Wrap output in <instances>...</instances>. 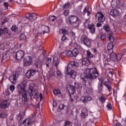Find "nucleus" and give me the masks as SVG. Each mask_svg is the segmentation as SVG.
Here are the masks:
<instances>
[{
    "label": "nucleus",
    "mask_w": 126,
    "mask_h": 126,
    "mask_svg": "<svg viewBox=\"0 0 126 126\" xmlns=\"http://www.w3.org/2000/svg\"><path fill=\"white\" fill-rule=\"evenodd\" d=\"M32 63V58L31 57L27 56L24 59V66H29Z\"/></svg>",
    "instance_id": "7"
},
{
    "label": "nucleus",
    "mask_w": 126,
    "mask_h": 126,
    "mask_svg": "<svg viewBox=\"0 0 126 126\" xmlns=\"http://www.w3.org/2000/svg\"><path fill=\"white\" fill-rule=\"evenodd\" d=\"M89 11V7L86 6L84 10V13H86L88 11Z\"/></svg>",
    "instance_id": "51"
},
{
    "label": "nucleus",
    "mask_w": 126,
    "mask_h": 126,
    "mask_svg": "<svg viewBox=\"0 0 126 126\" xmlns=\"http://www.w3.org/2000/svg\"><path fill=\"white\" fill-rule=\"evenodd\" d=\"M100 38H101V34H98L97 36V38L100 39Z\"/></svg>",
    "instance_id": "63"
},
{
    "label": "nucleus",
    "mask_w": 126,
    "mask_h": 126,
    "mask_svg": "<svg viewBox=\"0 0 126 126\" xmlns=\"http://www.w3.org/2000/svg\"><path fill=\"white\" fill-rule=\"evenodd\" d=\"M57 74L58 76H60V77H62V76H63V74H62V73L60 70H58L57 71Z\"/></svg>",
    "instance_id": "50"
},
{
    "label": "nucleus",
    "mask_w": 126,
    "mask_h": 126,
    "mask_svg": "<svg viewBox=\"0 0 126 126\" xmlns=\"http://www.w3.org/2000/svg\"><path fill=\"white\" fill-rule=\"evenodd\" d=\"M82 64L84 65H90V60L87 58H85L82 60Z\"/></svg>",
    "instance_id": "20"
},
{
    "label": "nucleus",
    "mask_w": 126,
    "mask_h": 126,
    "mask_svg": "<svg viewBox=\"0 0 126 126\" xmlns=\"http://www.w3.org/2000/svg\"><path fill=\"white\" fill-rule=\"evenodd\" d=\"M101 26H102V24H101V23H98L96 24V27H101Z\"/></svg>",
    "instance_id": "59"
},
{
    "label": "nucleus",
    "mask_w": 126,
    "mask_h": 126,
    "mask_svg": "<svg viewBox=\"0 0 126 126\" xmlns=\"http://www.w3.org/2000/svg\"><path fill=\"white\" fill-rule=\"evenodd\" d=\"M70 6V3L67 2L63 5V9H67Z\"/></svg>",
    "instance_id": "30"
},
{
    "label": "nucleus",
    "mask_w": 126,
    "mask_h": 126,
    "mask_svg": "<svg viewBox=\"0 0 126 126\" xmlns=\"http://www.w3.org/2000/svg\"><path fill=\"white\" fill-rule=\"evenodd\" d=\"M92 100V97L91 96H89L87 97V100L88 101H91Z\"/></svg>",
    "instance_id": "57"
},
{
    "label": "nucleus",
    "mask_w": 126,
    "mask_h": 126,
    "mask_svg": "<svg viewBox=\"0 0 126 126\" xmlns=\"http://www.w3.org/2000/svg\"><path fill=\"white\" fill-rule=\"evenodd\" d=\"M88 29H89L92 34H94V33H95L96 29L95 28V25H94V24H92L91 25H89L88 26Z\"/></svg>",
    "instance_id": "18"
},
{
    "label": "nucleus",
    "mask_w": 126,
    "mask_h": 126,
    "mask_svg": "<svg viewBox=\"0 0 126 126\" xmlns=\"http://www.w3.org/2000/svg\"><path fill=\"white\" fill-rule=\"evenodd\" d=\"M72 54L73 55V57H76V56H77L79 53L78 52L77 49L75 48L72 51Z\"/></svg>",
    "instance_id": "28"
},
{
    "label": "nucleus",
    "mask_w": 126,
    "mask_h": 126,
    "mask_svg": "<svg viewBox=\"0 0 126 126\" xmlns=\"http://www.w3.org/2000/svg\"><path fill=\"white\" fill-rule=\"evenodd\" d=\"M47 63H52V58H49L47 59Z\"/></svg>",
    "instance_id": "55"
},
{
    "label": "nucleus",
    "mask_w": 126,
    "mask_h": 126,
    "mask_svg": "<svg viewBox=\"0 0 126 126\" xmlns=\"http://www.w3.org/2000/svg\"><path fill=\"white\" fill-rule=\"evenodd\" d=\"M98 80H99V82H98L97 88L99 91H102V90H103V82H104V80L101 77H99Z\"/></svg>",
    "instance_id": "15"
},
{
    "label": "nucleus",
    "mask_w": 126,
    "mask_h": 126,
    "mask_svg": "<svg viewBox=\"0 0 126 126\" xmlns=\"http://www.w3.org/2000/svg\"><path fill=\"white\" fill-rule=\"evenodd\" d=\"M103 29H104L106 32H109V31H110V27L107 24L104 25Z\"/></svg>",
    "instance_id": "32"
},
{
    "label": "nucleus",
    "mask_w": 126,
    "mask_h": 126,
    "mask_svg": "<svg viewBox=\"0 0 126 126\" xmlns=\"http://www.w3.org/2000/svg\"><path fill=\"white\" fill-rule=\"evenodd\" d=\"M92 40L89 39L85 35H82L81 37V42L87 46L88 48H91V42Z\"/></svg>",
    "instance_id": "5"
},
{
    "label": "nucleus",
    "mask_w": 126,
    "mask_h": 126,
    "mask_svg": "<svg viewBox=\"0 0 126 126\" xmlns=\"http://www.w3.org/2000/svg\"><path fill=\"white\" fill-rule=\"evenodd\" d=\"M32 124V121L30 118H27L26 120H25L23 122V125H24L25 126H29Z\"/></svg>",
    "instance_id": "19"
},
{
    "label": "nucleus",
    "mask_w": 126,
    "mask_h": 126,
    "mask_svg": "<svg viewBox=\"0 0 126 126\" xmlns=\"http://www.w3.org/2000/svg\"><path fill=\"white\" fill-rule=\"evenodd\" d=\"M24 55H25L24 51L19 50L16 52L14 58L18 61H20V60H22L24 58Z\"/></svg>",
    "instance_id": "6"
},
{
    "label": "nucleus",
    "mask_w": 126,
    "mask_h": 126,
    "mask_svg": "<svg viewBox=\"0 0 126 126\" xmlns=\"http://www.w3.org/2000/svg\"><path fill=\"white\" fill-rule=\"evenodd\" d=\"M11 29L14 32H16L17 31V27H16V26H12V28H11Z\"/></svg>",
    "instance_id": "41"
},
{
    "label": "nucleus",
    "mask_w": 126,
    "mask_h": 126,
    "mask_svg": "<svg viewBox=\"0 0 126 126\" xmlns=\"http://www.w3.org/2000/svg\"><path fill=\"white\" fill-rule=\"evenodd\" d=\"M87 12V15L88 16H89V15H90V14H91V12H90V11H88Z\"/></svg>",
    "instance_id": "62"
},
{
    "label": "nucleus",
    "mask_w": 126,
    "mask_h": 126,
    "mask_svg": "<svg viewBox=\"0 0 126 126\" xmlns=\"http://www.w3.org/2000/svg\"><path fill=\"white\" fill-rule=\"evenodd\" d=\"M87 56L88 58H89L90 59H92V58H93V54H92L91 52L89 50L87 51Z\"/></svg>",
    "instance_id": "33"
},
{
    "label": "nucleus",
    "mask_w": 126,
    "mask_h": 126,
    "mask_svg": "<svg viewBox=\"0 0 126 126\" xmlns=\"http://www.w3.org/2000/svg\"><path fill=\"white\" fill-rule=\"evenodd\" d=\"M42 28L43 34H46V33H49V32H50V29H49V27L47 26H43L42 27Z\"/></svg>",
    "instance_id": "24"
},
{
    "label": "nucleus",
    "mask_w": 126,
    "mask_h": 126,
    "mask_svg": "<svg viewBox=\"0 0 126 126\" xmlns=\"http://www.w3.org/2000/svg\"><path fill=\"white\" fill-rule=\"evenodd\" d=\"M70 124H71V122H70V121H66L65 122V124L64 126H70Z\"/></svg>",
    "instance_id": "44"
},
{
    "label": "nucleus",
    "mask_w": 126,
    "mask_h": 126,
    "mask_svg": "<svg viewBox=\"0 0 126 126\" xmlns=\"http://www.w3.org/2000/svg\"><path fill=\"white\" fill-rule=\"evenodd\" d=\"M59 63H60V62H59V58H58V57L57 56L54 57V61H53V64L56 66L57 68H58V65H59Z\"/></svg>",
    "instance_id": "23"
},
{
    "label": "nucleus",
    "mask_w": 126,
    "mask_h": 126,
    "mask_svg": "<svg viewBox=\"0 0 126 126\" xmlns=\"http://www.w3.org/2000/svg\"><path fill=\"white\" fill-rule=\"evenodd\" d=\"M53 93L54 95L58 96V97H61V96H62V93H61V91L59 89L54 90L53 91Z\"/></svg>",
    "instance_id": "25"
},
{
    "label": "nucleus",
    "mask_w": 126,
    "mask_h": 126,
    "mask_svg": "<svg viewBox=\"0 0 126 126\" xmlns=\"http://www.w3.org/2000/svg\"><path fill=\"white\" fill-rule=\"evenodd\" d=\"M120 14L121 13H120V11L116 9L111 10V11L110 12V15H111V16H113V17H117V16H119Z\"/></svg>",
    "instance_id": "12"
},
{
    "label": "nucleus",
    "mask_w": 126,
    "mask_h": 126,
    "mask_svg": "<svg viewBox=\"0 0 126 126\" xmlns=\"http://www.w3.org/2000/svg\"><path fill=\"white\" fill-rule=\"evenodd\" d=\"M57 19V17L55 16H49V21H55Z\"/></svg>",
    "instance_id": "35"
},
{
    "label": "nucleus",
    "mask_w": 126,
    "mask_h": 126,
    "mask_svg": "<svg viewBox=\"0 0 126 126\" xmlns=\"http://www.w3.org/2000/svg\"><path fill=\"white\" fill-rule=\"evenodd\" d=\"M62 33L64 35H67L68 34V31L66 30H61Z\"/></svg>",
    "instance_id": "40"
},
{
    "label": "nucleus",
    "mask_w": 126,
    "mask_h": 126,
    "mask_svg": "<svg viewBox=\"0 0 126 126\" xmlns=\"http://www.w3.org/2000/svg\"><path fill=\"white\" fill-rule=\"evenodd\" d=\"M116 59L115 62H119V61H121L122 59V55L120 53H118L117 55L116 54Z\"/></svg>",
    "instance_id": "31"
},
{
    "label": "nucleus",
    "mask_w": 126,
    "mask_h": 126,
    "mask_svg": "<svg viewBox=\"0 0 126 126\" xmlns=\"http://www.w3.org/2000/svg\"><path fill=\"white\" fill-rule=\"evenodd\" d=\"M16 74H17V72L16 71H14L9 77V80L12 83H13V84H15V83H16Z\"/></svg>",
    "instance_id": "10"
},
{
    "label": "nucleus",
    "mask_w": 126,
    "mask_h": 126,
    "mask_svg": "<svg viewBox=\"0 0 126 126\" xmlns=\"http://www.w3.org/2000/svg\"><path fill=\"white\" fill-rule=\"evenodd\" d=\"M0 33H1L2 35H3V34H8L10 35V34H11L10 31L8 30L7 28L4 27L0 28Z\"/></svg>",
    "instance_id": "11"
},
{
    "label": "nucleus",
    "mask_w": 126,
    "mask_h": 126,
    "mask_svg": "<svg viewBox=\"0 0 126 126\" xmlns=\"http://www.w3.org/2000/svg\"><path fill=\"white\" fill-rule=\"evenodd\" d=\"M110 60H111V61H113L114 62H116V54L114 52H112L110 54Z\"/></svg>",
    "instance_id": "27"
},
{
    "label": "nucleus",
    "mask_w": 126,
    "mask_h": 126,
    "mask_svg": "<svg viewBox=\"0 0 126 126\" xmlns=\"http://www.w3.org/2000/svg\"><path fill=\"white\" fill-rule=\"evenodd\" d=\"M10 89L11 91H14L15 90V87H14V85H12L10 87Z\"/></svg>",
    "instance_id": "49"
},
{
    "label": "nucleus",
    "mask_w": 126,
    "mask_h": 126,
    "mask_svg": "<svg viewBox=\"0 0 126 126\" xmlns=\"http://www.w3.org/2000/svg\"><path fill=\"white\" fill-rule=\"evenodd\" d=\"M100 39L101 40H104V39H106V35L104 34L100 35Z\"/></svg>",
    "instance_id": "54"
},
{
    "label": "nucleus",
    "mask_w": 126,
    "mask_h": 126,
    "mask_svg": "<svg viewBox=\"0 0 126 126\" xmlns=\"http://www.w3.org/2000/svg\"><path fill=\"white\" fill-rule=\"evenodd\" d=\"M106 108H107L108 111H111L113 108V106H112V104L110 102H108L106 106Z\"/></svg>",
    "instance_id": "34"
},
{
    "label": "nucleus",
    "mask_w": 126,
    "mask_h": 126,
    "mask_svg": "<svg viewBox=\"0 0 126 126\" xmlns=\"http://www.w3.org/2000/svg\"><path fill=\"white\" fill-rule=\"evenodd\" d=\"M53 107H57V106H58V103H57V101H53Z\"/></svg>",
    "instance_id": "56"
},
{
    "label": "nucleus",
    "mask_w": 126,
    "mask_h": 126,
    "mask_svg": "<svg viewBox=\"0 0 126 126\" xmlns=\"http://www.w3.org/2000/svg\"><path fill=\"white\" fill-rule=\"evenodd\" d=\"M113 48H114V45H113V43H108V46H107L108 50H112V49H113Z\"/></svg>",
    "instance_id": "37"
},
{
    "label": "nucleus",
    "mask_w": 126,
    "mask_h": 126,
    "mask_svg": "<svg viewBox=\"0 0 126 126\" xmlns=\"http://www.w3.org/2000/svg\"><path fill=\"white\" fill-rule=\"evenodd\" d=\"M95 16L98 17V22H100V23H103V22L105 21V18L103 13L101 12H98L97 13Z\"/></svg>",
    "instance_id": "8"
},
{
    "label": "nucleus",
    "mask_w": 126,
    "mask_h": 126,
    "mask_svg": "<svg viewBox=\"0 0 126 126\" xmlns=\"http://www.w3.org/2000/svg\"><path fill=\"white\" fill-rule=\"evenodd\" d=\"M35 65L36 67H39L40 66V64L38 63V62H36Z\"/></svg>",
    "instance_id": "61"
},
{
    "label": "nucleus",
    "mask_w": 126,
    "mask_h": 126,
    "mask_svg": "<svg viewBox=\"0 0 126 126\" xmlns=\"http://www.w3.org/2000/svg\"><path fill=\"white\" fill-rule=\"evenodd\" d=\"M17 119L18 121H21L23 119V117L21 113H19L18 115L17 116Z\"/></svg>",
    "instance_id": "38"
},
{
    "label": "nucleus",
    "mask_w": 126,
    "mask_h": 126,
    "mask_svg": "<svg viewBox=\"0 0 126 126\" xmlns=\"http://www.w3.org/2000/svg\"><path fill=\"white\" fill-rule=\"evenodd\" d=\"M20 38L21 40H26V35L24 34H21L20 35Z\"/></svg>",
    "instance_id": "42"
},
{
    "label": "nucleus",
    "mask_w": 126,
    "mask_h": 126,
    "mask_svg": "<svg viewBox=\"0 0 126 126\" xmlns=\"http://www.w3.org/2000/svg\"><path fill=\"white\" fill-rule=\"evenodd\" d=\"M104 84L106 88H107L109 92H111L112 90V83H111L110 81H104Z\"/></svg>",
    "instance_id": "16"
},
{
    "label": "nucleus",
    "mask_w": 126,
    "mask_h": 126,
    "mask_svg": "<svg viewBox=\"0 0 126 126\" xmlns=\"http://www.w3.org/2000/svg\"><path fill=\"white\" fill-rule=\"evenodd\" d=\"M2 118L3 119H4V118H6V114L5 113H2L0 114V118Z\"/></svg>",
    "instance_id": "48"
},
{
    "label": "nucleus",
    "mask_w": 126,
    "mask_h": 126,
    "mask_svg": "<svg viewBox=\"0 0 126 126\" xmlns=\"http://www.w3.org/2000/svg\"><path fill=\"white\" fill-rule=\"evenodd\" d=\"M68 21L73 27L76 28L81 24V20L78 17L76 16H71L68 17Z\"/></svg>",
    "instance_id": "4"
},
{
    "label": "nucleus",
    "mask_w": 126,
    "mask_h": 126,
    "mask_svg": "<svg viewBox=\"0 0 126 126\" xmlns=\"http://www.w3.org/2000/svg\"><path fill=\"white\" fill-rule=\"evenodd\" d=\"M66 40H67V37H66V36H65V35H63L62 38V41H66Z\"/></svg>",
    "instance_id": "53"
},
{
    "label": "nucleus",
    "mask_w": 126,
    "mask_h": 126,
    "mask_svg": "<svg viewBox=\"0 0 126 126\" xmlns=\"http://www.w3.org/2000/svg\"><path fill=\"white\" fill-rule=\"evenodd\" d=\"M81 116L82 119H85V117L88 116V111H87V110L83 109L82 110Z\"/></svg>",
    "instance_id": "22"
},
{
    "label": "nucleus",
    "mask_w": 126,
    "mask_h": 126,
    "mask_svg": "<svg viewBox=\"0 0 126 126\" xmlns=\"http://www.w3.org/2000/svg\"><path fill=\"white\" fill-rule=\"evenodd\" d=\"M39 98H40V101H41L42 99H43V94L42 93L39 94Z\"/></svg>",
    "instance_id": "58"
},
{
    "label": "nucleus",
    "mask_w": 126,
    "mask_h": 126,
    "mask_svg": "<svg viewBox=\"0 0 126 126\" xmlns=\"http://www.w3.org/2000/svg\"><path fill=\"white\" fill-rule=\"evenodd\" d=\"M75 87L72 85H70L69 86L68 92L69 94H73L74 93H75Z\"/></svg>",
    "instance_id": "21"
},
{
    "label": "nucleus",
    "mask_w": 126,
    "mask_h": 126,
    "mask_svg": "<svg viewBox=\"0 0 126 126\" xmlns=\"http://www.w3.org/2000/svg\"><path fill=\"white\" fill-rule=\"evenodd\" d=\"M74 85H75L76 88H79V87H80V84H79V83L75 82L74 83Z\"/></svg>",
    "instance_id": "52"
},
{
    "label": "nucleus",
    "mask_w": 126,
    "mask_h": 126,
    "mask_svg": "<svg viewBox=\"0 0 126 126\" xmlns=\"http://www.w3.org/2000/svg\"><path fill=\"white\" fill-rule=\"evenodd\" d=\"M9 100H3L0 104V108H1V109H6V108H8V106H9Z\"/></svg>",
    "instance_id": "13"
},
{
    "label": "nucleus",
    "mask_w": 126,
    "mask_h": 126,
    "mask_svg": "<svg viewBox=\"0 0 126 126\" xmlns=\"http://www.w3.org/2000/svg\"><path fill=\"white\" fill-rule=\"evenodd\" d=\"M98 75L99 73L97 71V69L95 67H93L87 69L85 72V74H82L81 75V78L84 81H86L88 79V77L92 79H94L96 77H98Z\"/></svg>",
    "instance_id": "2"
},
{
    "label": "nucleus",
    "mask_w": 126,
    "mask_h": 126,
    "mask_svg": "<svg viewBox=\"0 0 126 126\" xmlns=\"http://www.w3.org/2000/svg\"><path fill=\"white\" fill-rule=\"evenodd\" d=\"M124 21L126 22V14L124 16Z\"/></svg>",
    "instance_id": "64"
},
{
    "label": "nucleus",
    "mask_w": 126,
    "mask_h": 126,
    "mask_svg": "<svg viewBox=\"0 0 126 126\" xmlns=\"http://www.w3.org/2000/svg\"><path fill=\"white\" fill-rule=\"evenodd\" d=\"M109 74H111V76H113V75H114V72L112 71H110L108 72Z\"/></svg>",
    "instance_id": "60"
},
{
    "label": "nucleus",
    "mask_w": 126,
    "mask_h": 126,
    "mask_svg": "<svg viewBox=\"0 0 126 126\" xmlns=\"http://www.w3.org/2000/svg\"><path fill=\"white\" fill-rule=\"evenodd\" d=\"M69 66H71V67L73 68H76V67H78V66H79V64L76 62L71 61L69 64V65H68L66 68V73L68 74V75H69L70 77L73 79H75L77 73H76V71H74V70L70 68Z\"/></svg>",
    "instance_id": "3"
},
{
    "label": "nucleus",
    "mask_w": 126,
    "mask_h": 126,
    "mask_svg": "<svg viewBox=\"0 0 126 126\" xmlns=\"http://www.w3.org/2000/svg\"><path fill=\"white\" fill-rule=\"evenodd\" d=\"M9 4V3H8V2H5L3 3V6H4L6 10H7V9H8Z\"/></svg>",
    "instance_id": "39"
},
{
    "label": "nucleus",
    "mask_w": 126,
    "mask_h": 126,
    "mask_svg": "<svg viewBox=\"0 0 126 126\" xmlns=\"http://www.w3.org/2000/svg\"><path fill=\"white\" fill-rule=\"evenodd\" d=\"M99 100L102 103H105L106 100H107V97L104 96H100L99 97Z\"/></svg>",
    "instance_id": "29"
},
{
    "label": "nucleus",
    "mask_w": 126,
    "mask_h": 126,
    "mask_svg": "<svg viewBox=\"0 0 126 126\" xmlns=\"http://www.w3.org/2000/svg\"><path fill=\"white\" fill-rule=\"evenodd\" d=\"M25 86H26V82L23 81L21 84L18 85V93L22 95V99L25 102H27L28 100V97H32L34 95L33 91V87L30 86V91L25 90Z\"/></svg>",
    "instance_id": "1"
},
{
    "label": "nucleus",
    "mask_w": 126,
    "mask_h": 126,
    "mask_svg": "<svg viewBox=\"0 0 126 126\" xmlns=\"http://www.w3.org/2000/svg\"><path fill=\"white\" fill-rule=\"evenodd\" d=\"M107 38L109 39L110 42H114L115 41V38L113 34L111 33H108L107 35Z\"/></svg>",
    "instance_id": "26"
},
{
    "label": "nucleus",
    "mask_w": 126,
    "mask_h": 126,
    "mask_svg": "<svg viewBox=\"0 0 126 126\" xmlns=\"http://www.w3.org/2000/svg\"><path fill=\"white\" fill-rule=\"evenodd\" d=\"M7 22H8V18H6L4 19L2 22V25H4L5 24L7 23Z\"/></svg>",
    "instance_id": "43"
},
{
    "label": "nucleus",
    "mask_w": 126,
    "mask_h": 126,
    "mask_svg": "<svg viewBox=\"0 0 126 126\" xmlns=\"http://www.w3.org/2000/svg\"><path fill=\"white\" fill-rule=\"evenodd\" d=\"M65 55L67 56V57H73V55L72 54V51L70 50H68L66 53L64 52L60 54V57H64Z\"/></svg>",
    "instance_id": "17"
},
{
    "label": "nucleus",
    "mask_w": 126,
    "mask_h": 126,
    "mask_svg": "<svg viewBox=\"0 0 126 126\" xmlns=\"http://www.w3.org/2000/svg\"><path fill=\"white\" fill-rule=\"evenodd\" d=\"M69 13V11H68V10H65L63 13V14L64 15H65V16H67V15H68Z\"/></svg>",
    "instance_id": "45"
},
{
    "label": "nucleus",
    "mask_w": 126,
    "mask_h": 126,
    "mask_svg": "<svg viewBox=\"0 0 126 126\" xmlns=\"http://www.w3.org/2000/svg\"><path fill=\"white\" fill-rule=\"evenodd\" d=\"M59 109H60V110H63V109H64V105L60 104L59 105Z\"/></svg>",
    "instance_id": "47"
},
{
    "label": "nucleus",
    "mask_w": 126,
    "mask_h": 126,
    "mask_svg": "<svg viewBox=\"0 0 126 126\" xmlns=\"http://www.w3.org/2000/svg\"><path fill=\"white\" fill-rule=\"evenodd\" d=\"M92 51L93 53H94V54H95V55H97V54H98V51H97V49L95 48H93L92 49Z\"/></svg>",
    "instance_id": "46"
},
{
    "label": "nucleus",
    "mask_w": 126,
    "mask_h": 126,
    "mask_svg": "<svg viewBox=\"0 0 126 126\" xmlns=\"http://www.w3.org/2000/svg\"><path fill=\"white\" fill-rule=\"evenodd\" d=\"M35 73L36 70L34 69H30L27 72L26 76L29 79L31 78V77H33L34 75H35Z\"/></svg>",
    "instance_id": "9"
},
{
    "label": "nucleus",
    "mask_w": 126,
    "mask_h": 126,
    "mask_svg": "<svg viewBox=\"0 0 126 126\" xmlns=\"http://www.w3.org/2000/svg\"><path fill=\"white\" fill-rule=\"evenodd\" d=\"M81 101L83 103H86L87 102V97L86 96H82L81 98Z\"/></svg>",
    "instance_id": "36"
},
{
    "label": "nucleus",
    "mask_w": 126,
    "mask_h": 126,
    "mask_svg": "<svg viewBox=\"0 0 126 126\" xmlns=\"http://www.w3.org/2000/svg\"><path fill=\"white\" fill-rule=\"evenodd\" d=\"M26 17L27 19H29V20H35V19H37V14L34 13L32 14H27L26 15Z\"/></svg>",
    "instance_id": "14"
}]
</instances>
